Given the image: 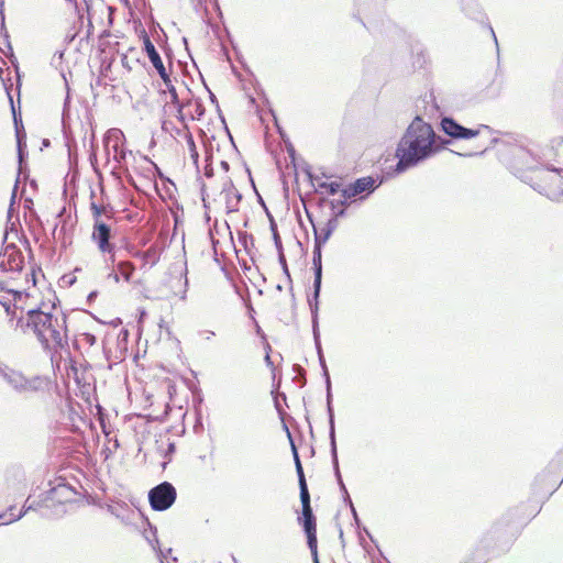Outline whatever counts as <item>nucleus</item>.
<instances>
[{"label": "nucleus", "mask_w": 563, "mask_h": 563, "mask_svg": "<svg viewBox=\"0 0 563 563\" xmlns=\"http://www.w3.org/2000/svg\"><path fill=\"white\" fill-rule=\"evenodd\" d=\"M450 143L437 134L431 124L416 117L400 139L397 148V163L394 174H402L434 156Z\"/></svg>", "instance_id": "1"}, {"label": "nucleus", "mask_w": 563, "mask_h": 563, "mask_svg": "<svg viewBox=\"0 0 563 563\" xmlns=\"http://www.w3.org/2000/svg\"><path fill=\"white\" fill-rule=\"evenodd\" d=\"M32 331L41 343L42 347L57 354L68 347L66 316H54L41 309H30V322Z\"/></svg>", "instance_id": "2"}, {"label": "nucleus", "mask_w": 563, "mask_h": 563, "mask_svg": "<svg viewBox=\"0 0 563 563\" xmlns=\"http://www.w3.org/2000/svg\"><path fill=\"white\" fill-rule=\"evenodd\" d=\"M499 144V155L503 162L514 172L523 173L533 170L536 174L538 161L530 148L518 140H501Z\"/></svg>", "instance_id": "3"}, {"label": "nucleus", "mask_w": 563, "mask_h": 563, "mask_svg": "<svg viewBox=\"0 0 563 563\" xmlns=\"http://www.w3.org/2000/svg\"><path fill=\"white\" fill-rule=\"evenodd\" d=\"M520 177L548 199L558 202L563 200V169L555 167L540 168L534 176Z\"/></svg>", "instance_id": "4"}, {"label": "nucleus", "mask_w": 563, "mask_h": 563, "mask_svg": "<svg viewBox=\"0 0 563 563\" xmlns=\"http://www.w3.org/2000/svg\"><path fill=\"white\" fill-rule=\"evenodd\" d=\"M383 180H378L372 176L361 177L350 183L341 190L343 199L328 200L323 198L322 202H329L331 209H335L336 206L347 207L349 200L355 197H360V200L367 198L373 194L380 185Z\"/></svg>", "instance_id": "5"}, {"label": "nucleus", "mask_w": 563, "mask_h": 563, "mask_svg": "<svg viewBox=\"0 0 563 563\" xmlns=\"http://www.w3.org/2000/svg\"><path fill=\"white\" fill-rule=\"evenodd\" d=\"M0 378L19 396L36 393L42 388V378L40 376L26 377L21 371L8 364H4L0 369Z\"/></svg>", "instance_id": "6"}, {"label": "nucleus", "mask_w": 563, "mask_h": 563, "mask_svg": "<svg viewBox=\"0 0 563 563\" xmlns=\"http://www.w3.org/2000/svg\"><path fill=\"white\" fill-rule=\"evenodd\" d=\"M0 378L19 396L36 393L42 388V378L40 376L26 377L21 371L8 364H4L0 369Z\"/></svg>", "instance_id": "7"}, {"label": "nucleus", "mask_w": 563, "mask_h": 563, "mask_svg": "<svg viewBox=\"0 0 563 563\" xmlns=\"http://www.w3.org/2000/svg\"><path fill=\"white\" fill-rule=\"evenodd\" d=\"M124 140V134L119 129L109 130L103 139L104 147L108 153L113 152V159L117 163V166L112 168L111 174L117 178L120 177L121 173H128V167L125 166V159L128 154H132L131 151H126L122 147Z\"/></svg>", "instance_id": "8"}, {"label": "nucleus", "mask_w": 563, "mask_h": 563, "mask_svg": "<svg viewBox=\"0 0 563 563\" xmlns=\"http://www.w3.org/2000/svg\"><path fill=\"white\" fill-rule=\"evenodd\" d=\"M177 498V490L169 482H162L148 492V503L153 510L165 511L169 509Z\"/></svg>", "instance_id": "9"}, {"label": "nucleus", "mask_w": 563, "mask_h": 563, "mask_svg": "<svg viewBox=\"0 0 563 563\" xmlns=\"http://www.w3.org/2000/svg\"><path fill=\"white\" fill-rule=\"evenodd\" d=\"M24 266V257L14 243L4 246L0 254V268L5 272L21 273Z\"/></svg>", "instance_id": "10"}, {"label": "nucleus", "mask_w": 563, "mask_h": 563, "mask_svg": "<svg viewBox=\"0 0 563 563\" xmlns=\"http://www.w3.org/2000/svg\"><path fill=\"white\" fill-rule=\"evenodd\" d=\"M112 236V230L109 224L98 221L93 223L91 240L101 253H110L115 250L114 243L111 242Z\"/></svg>", "instance_id": "11"}, {"label": "nucleus", "mask_w": 563, "mask_h": 563, "mask_svg": "<svg viewBox=\"0 0 563 563\" xmlns=\"http://www.w3.org/2000/svg\"><path fill=\"white\" fill-rule=\"evenodd\" d=\"M440 125L448 136L455 140H470L479 134V130L465 128L451 117H443Z\"/></svg>", "instance_id": "12"}, {"label": "nucleus", "mask_w": 563, "mask_h": 563, "mask_svg": "<svg viewBox=\"0 0 563 563\" xmlns=\"http://www.w3.org/2000/svg\"><path fill=\"white\" fill-rule=\"evenodd\" d=\"M312 269H313V292L308 299H312V303L319 306V297L322 284V247L313 245L312 252Z\"/></svg>", "instance_id": "13"}, {"label": "nucleus", "mask_w": 563, "mask_h": 563, "mask_svg": "<svg viewBox=\"0 0 563 563\" xmlns=\"http://www.w3.org/2000/svg\"><path fill=\"white\" fill-rule=\"evenodd\" d=\"M299 496L302 507V516L298 518L303 530L317 529L316 517L311 508L310 493L308 487L299 488Z\"/></svg>", "instance_id": "14"}, {"label": "nucleus", "mask_w": 563, "mask_h": 563, "mask_svg": "<svg viewBox=\"0 0 563 563\" xmlns=\"http://www.w3.org/2000/svg\"><path fill=\"white\" fill-rule=\"evenodd\" d=\"M144 51L153 67L157 70L159 77L165 79V77H167V70L164 66L163 59L147 35L144 36Z\"/></svg>", "instance_id": "15"}, {"label": "nucleus", "mask_w": 563, "mask_h": 563, "mask_svg": "<svg viewBox=\"0 0 563 563\" xmlns=\"http://www.w3.org/2000/svg\"><path fill=\"white\" fill-rule=\"evenodd\" d=\"M47 503H49V501L47 499L46 492L41 494L37 499L31 500V497H29L25 500L22 509L19 511L18 516L14 517L13 519H10L9 521H18V520H20L29 511H38L40 516L42 517V510L47 508Z\"/></svg>", "instance_id": "16"}, {"label": "nucleus", "mask_w": 563, "mask_h": 563, "mask_svg": "<svg viewBox=\"0 0 563 563\" xmlns=\"http://www.w3.org/2000/svg\"><path fill=\"white\" fill-rule=\"evenodd\" d=\"M328 420H329L330 453H331L333 471H334L336 482H341L343 478H342V475L340 472L339 459H338V446H336V437H335V419L331 418Z\"/></svg>", "instance_id": "17"}, {"label": "nucleus", "mask_w": 563, "mask_h": 563, "mask_svg": "<svg viewBox=\"0 0 563 563\" xmlns=\"http://www.w3.org/2000/svg\"><path fill=\"white\" fill-rule=\"evenodd\" d=\"M47 499L62 503L66 506V503H69L74 499L75 490L68 484H58L52 489L46 492Z\"/></svg>", "instance_id": "18"}, {"label": "nucleus", "mask_w": 563, "mask_h": 563, "mask_svg": "<svg viewBox=\"0 0 563 563\" xmlns=\"http://www.w3.org/2000/svg\"><path fill=\"white\" fill-rule=\"evenodd\" d=\"M461 8L468 19L478 23H486V13L477 0H461Z\"/></svg>", "instance_id": "19"}, {"label": "nucleus", "mask_w": 563, "mask_h": 563, "mask_svg": "<svg viewBox=\"0 0 563 563\" xmlns=\"http://www.w3.org/2000/svg\"><path fill=\"white\" fill-rule=\"evenodd\" d=\"M320 366L322 368V375L324 377L325 383V402H327V413L328 419L334 418V409H333V395H332V383L329 374V369L325 363L324 355L318 357Z\"/></svg>", "instance_id": "20"}, {"label": "nucleus", "mask_w": 563, "mask_h": 563, "mask_svg": "<svg viewBox=\"0 0 563 563\" xmlns=\"http://www.w3.org/2000/svg\"><path fill=\"white\" fill-rule=\"evenodd\" d=\"M308 303L311 312L313 341L319 357L323 355L319 331V306H317V303H312V299H308Z\"/></svg>", "instance_id": "21"}, {"label": "nucleus", "mask_w": 563, "mask_h": 563, "mask_svg": "<svg viewBox=\"0 0 563 563\" xmlns=\"http://www.w3.org/2000/svg\"><path fill=\"white\" fill-rule=\"evenodd\" d=\"M284 428H285V430L287 432V437H288L289 442H290L291 453H292L294 462H295V466H296V473H297V476H298L299 488L308 487L307 481H306V477H305V473H303V468H302V464H301V461H300V457H299V454H298L297 446H296V444H295V442L292 440V437H291V433H290L288 427L286 424H284Z\"/></svg>", "instance_id": "22"}, {"label": "nucleus", "mask_w": 563, "mask_h": 563, "mask_svg": "<svg viewBox=\"0 0 563 563\" xmlns=\"http://www.w3.org/2000/svg\"><path fill=\"white\" fill-rule=\"evenodd\" d=\"M223 191L225 192L227 212H236L239 210V203L242 200V194L234 188L231 181L228 188H223Z\"/></svg>", "instance_id": "23"}, {"label": "nucleus", "mask_w": 563, "mask_h": 563, "mask_svg": "<svg viewBox=\"0 0 563 563\" xmlns=\"http://www.w3.org/2000/svg\"><path fill=\"white\" fill-rule=\"evenodd\" d=\"M67 512L66 506L62 503L49 500L47 508L42 510V518L57 519Z\"/></svg>", "instance_id": "24"}, {"label": "nucleus", "mask_w": 563, "mask_h": 563, "mask_svg": "<svg viewBox=\"0 0 563 563\" xmlns=\"http://www.w3.org/2000/svg\"><path fill=\"white\" fill-rule=\"evenodd\" d=\"M12 111H13V120H14V124H15V136H16V148H18V156H19V162L20 164L22 163V159H23V155H24V152H25V148H26V134L23 130V126L21 128V130L19 129L18 126V118H16V114H15V111H14V108L12 107Z\"/></svg>", "instance_id": "25"}, {"label": "nucleus", "mask_w": 563, "mask_h": 563, "mask_svg": "<svg viewBox=\"0 0 563 563\" xmlns=\"http://www.w3.org/2000/svg\"><path fill=\"white\" fill-rule=\"evenodd\" d=\"M162 80L165 84L166 89L170 95V102L176 106L177 112L180 113L181 110L185 108L186 103L180 102L178 92H177L175 86L173 85L172 79L168 74H167V77H165V79H162Z\"/></svg>", "instance_id": "26"}, {"label": "nucleus", "mask_w": 563, "mask_h": 563, "mask_svg": "<svg viewBox=\"0 0 563 563\" xmlns=\"http://www.w3.org/2000/svg\"><path fill=\"white\" fill-rule=\"evenodd\" d=\"M308 217H310L308 214ZM311 219V218H309ZM312 221V220H310ZM312 223V228H313V233H314V245H318V246H321L323 247V245L327 243V241L331 238L332 235V232L329 231L328 229H325V227H317L313 222Z\"/></svg>", "instance_id": "27"}, {"label": "nucleus", "mask_w": 563, "mask_h": 563, "mask_svg": "<svg viewBox=\"0 0 563 563\" xmlns=\"http://www.w3.org/2000/svg\"><path fill=\"white\" fill-rule=\"evenodd\" d=\"M346 208L347 207H343L340 210L331 209L332 216L323 224L325 227V229H328L329 231H331L333 233L339 227V219L344 218L346 216Z\"/></svg>", "instance_id": "28"}, {"label": "nucleus", "mask_w": 563, "mask_h": 563, "mask_svg": "<svg viewBox=\"0 0 563 563\" xmlns=\"http://www.w3.org/2000/svg\"><path fill=\"white\" fill-rule=\"evenodd\" d=\"M307 536V544L309 550L311 551L313 563H319L318 560V550H317V529L303 530Z\"/></svg>", "instance_id": "29"}, {"label": "nucleus", "mask_w": 563, "mask_h": 563, "mask_svg": "<svg viewBox=\"0 0 563 563\" xmlns=\"http://www.w3.org/2000/svg\"><path fill=\"white\" fill-rule=\"evenodd\" d=\"M117 268H118L120 276H122L124 278V280L128 283L131 280L132 275L135 271V266L133 265V263H131L129 261L118 262Z\"/></svg>", "instance_id": "30"}, {"label": "nucleus", "mask_w": 563, "mask_h": 563, "mask_svg": "<svg viewBox=\"0 0 563 563\" xmlns=\"http://www.w3.org/2000/svg\"><path fill=\"white\" fill-rule=\"evenodd\" d=\"M0 34H1L0 40L2 41L1 43L7 48L5 54H8L11 57V59L15 60V57H14V54H13V47H12V44L10 42V35H9V32H8L7 27H5V23H1Z\"/></svg>", "instance_id": "31"}, {"label": "nucleus", "mask_w": 563, "mask_h": 563, "mask_svg": "<svg viewBox=\"0 0 563 563\" xmlns=\"http://www.w3.org/2000/svg\"><path fill=\"white\" fill-rule=\"evenodd\" d=\"M159 260V255L157 249L155 246H151L145 252L142 253V261L145 264H150L154 266Z\"/></svg>", "instance_id": "32"}, {"label": "nucleus", "mask_w": 563, "mask_h": 563, "mask_svg": "<svg viewBox=\"0 0 563 563\" xmlns=\"http://www.w3.org/2000/svg\"><path fill=\"white\" fill-rule=\"evenodd\" d=\"M318 187L320 189H324L329 195L334 196L338 192H341L343 188H341V184L339 181H319Z\"/></svg>", "instance_id": "33"}, {"label": "nucleus", "mask_w": 563, "mask_h": 563, "mask_svg": "<svg viewBox=\"0 0 563 563\" xmlns=\"http://www.w3.org/2000/svg\"><path fill=\"white\" fill-rule=\"evenodd\" d=\"M186 142H187V145H188L190 157H191L194 164L196 166H198L199 154H198V151H197V146H196L195 140H194V137H192V135L190 133L186 136Z\"/></svg>", "instance_id": "34"}, {"label": "nucleus", "mask_w": 563, "mask_h": 563, "mask_svg": "<svg viewBox=\"0 0 563 563\" xmlns=\"http://www.w3.org/2000/svg\"><path fill=\"white\" fill-rule=\"evenodd\" d=\"M146 540L152 545L153 550H156L159 545V541L157 538V530L155 527L150 525V531L145 534Z\"/></svg>", "instance_id": "35"}, {"label": "nucleus", "mask_w": 563, "mask_h": 563, "mask_svg": "<svg viewBox=\"0 0 563 563\" xmlns=\"http://www.w3.org/2000/svg\"><path fill=\"white\" fill-rule=\"evenodd\" d=\"M90 210L92 213L93 223H97V221L104 222L101 220V216L104 213V209L102 207L98 206L96 202H91Z\"/></svg>", "instance_id": "36"}, {"label": "nucleus", "mask_w": 563, "mask_h": 563, "mask_svg": "<svg viewBox=\"0 0 563 563\" xmlns=\"http://www.w3.org/2000/svg\"><path fill=\"white\" fill-rule=\"evenodd\" d=\"M30 322V310L26 312V317H20L16 320V327L21 328L23 332H25L27 329L32 330V325H27Z\"/></svg>", "instance_id": "37"}, {"label": "nucleus", "mask_w": 563, "mask_h": 563, "mask_svg": "<svg viewBox=\"0 0 563 563\" xmlns=\"http://www.w3.org/2000/svg\"><path fill=\"white\" fill-rule=\"evenodd\" d=\"M278 262H279V264H280V266L283 268L284 274L286 275L288 280H290V273H289V269H288V266H287V262H286V257H285L284 252H280V254H278Z\"/></svg>", "instance_id": "38"}, {"label": "nucleus", "mask_w": 563, "mask_h": 563, "mask_svg": "<svg viewBox=\"0 0 563 563\" xmlns=\"http://www.w3.org/2000/svg\"><path fill=\"white\" fill-rule=\"evenodd\" d=\"M14 510H15V506H10L9 509H8V512H9V518L8 517V514H1L0 515V519H3L5 520L4 523L8 525V523H11L12 521H9L10 519H13L14 517H16L18 515L14 514Z\"/></svg>", "instance_id": "39"}, {"label": "nucleus", "mask_w": 563, "mask_h": 563, "mask_svg": "<svg viewBox=\"0 0 563 563\" xmlns=\"http://www.w3.org/2000/svg\"><path fill=\"white\" fill-rule=\"evenodd\" d=\"M277 254H280V252H284L283 243L279 233H275L272 235Z\"/></svg>", "instance_id": "40"}, {"label": "nucleus", "mask_w": 563, "mask_h": 563, "mask_svg": "<svg viewBox=\"0 0 563 563\" xmlns=\"http://www.w3.org/2000/svg\"><path fill=\"white\" fill-rule=\"evenodd\" d=\"M157 552V555L161 560V563H163V559H167V555L172 554V549L168 548L166 550L159 549V547L155 550Z\"/></svg>", "instance_id": "41"}, {"label": "nucleus", "mask_w": 563, "mask_h": 563, "mask_svg": "<svg viewBox=\"0 0 563 563\" xmlns=\"http://www.w3.org/2000/svg\"><path fill=\"white\" fill-rule=\"evenodd\" d=\"M199 335L202 336L203 340L210 341L211 338L216 335V333L211 330H202L199 332Z\"/></svg>", "instance_id": "42"}, {"label": "nucleus", "mask_w": 563, "mask_h": 563, "mask_svg": "<svg viewBox=\"0 0 563 563\" xmlns=\"http://www.w3.org/2000/svg\"><path fill=\"white\" fill-rule=\"evenodd\" d=\"M351 512H352V516H353V519H354L355 525H356L357 527H360V525H361V520H360V518H358L357 511H356V509H355V507H354V506H352V507H351Z\"/></svg>", "instance_id": "43"}, {"label": "nucleus", "mask_w": 563, "mask_h": 563, "mask_svg": "<svg viewBox=\"0 0 563 563\" xmlns=\"http://www.w3.org/2000/svg\"><path fill=\"white\" fill-rule=\"evenodd\" d=\"M287 153H288L289 157L291 158V161H295L296 151H295L292 144H290V143L287 145Z\"/></svg>", "instance_id": "44"}, {"label": "nucleus", "mask_w": 563, "mask_h": 563, "mask_svg": "<svg viewBox=\"0 0 563 563\" xmlns=\"http://www.w3.org/2000/svg\"><path fill=\"white\" fill-rule=\"evenodd\" d=\"M269 230L272 232V235L275 234V233H279L278 232V228H277V223L275 221V219H271V222H269Z\"/></svg>", "instance_id": "45"}, {"label": "nucleus", "mask_w": 563, "mask_h": 563, "mask_svg": "<svg viewBox=\"0 0 563 563\" xmlns=\"http://www.w3.org/2000/svg\"><path fill=\"white\" fill-rule=\"evenodd\" d=\"M108 278H111L114 283H119L120 282V274L119 272H114V271H111L108 275Z\"/></svg>", "instance_id": "46"}, {"label": "nucleus", "mask_w": 563, "mask_h": 563, "mask_svg": "<svg viewBox=\"0 0 563 563\" xmlns=\"http://www.w3.org/2000/svg\"><path fill=\"white\" fill-rule=\"evenodd\" d=\"M18 183H19V180L15 181V185H14V188H13V191L11 195V200H10L11 207L14 206V203H15Z\"/></svg>", "instance_id": "47"}, {"label": "nucleus", "mask_w": 563, "mask_h": 563, "mask_svg": "<svg viewBox=\"0 0 563 563\" xmlns=\"http://www.w3.org/2000/svg\"><path fill=\"white\" fill-rule=\"evenodd\" d=\"M108 254H109V258L106 262H107L108 265H109V263L111 265H113L115 263V250L110 252V253H108Z\"/></svg>", "instance_id": "48"}, {"label": "nucleus", "mask_w": 563, "mask_h": 563, "mask_svg": "<svg viewBox=\"0 0 563 563\" xmlns=\"http://www.w3.org/2000/svg\"><path fill=\"white\" fill-rule=\"evenodd\" d=\"M0 290H1V291H2V290H5V291H8V292H10V294H13L14 296H19V295H20V291H18V290H14V289H7V288L4 287V285H3V283H1V282H0Z\"/></svg>", "instance_id": "49"}, {"label": "nucleus", "mask_w": 563, "mask_h": 563, "mask_svg": "<svg viewBox=\"0 0 563 563\" xmlns=\"http://www.w3.org/2000/svg\"><path fill=\"white\" fill-rule=\"evenodd\" d=\"M343 499H344V503H345L346 505H349V506H350V508H351L352 506H354V505H353V501H352V499H351V497H350V495H349V492H346V494H343Z\"/></svg>", "instance_id": "50"}, {"label": "nucleus", "mask_w": 563, "mask_h": 563, "mask_svg": "<svg viewBox=\"0 0 563 563\" xmlns=\"http://www.w3.org/2000/svg\"><path fill=\"white\" fill-rule=\"evenodd\" d=\"M84 3H85V8H86V11L88 13V15L90 14V9H91V5H92V0H82Z\"/></svg>", "instance_id": "51"}, {"label": "nucleus", "mask_w": 563, "mask_h": 563, "mask_svg": "<svg viewBox=\"0 0 563 563\" xmlns=\"http://www.w3.org/2000/svg\"><path fill=\"white\" fill-rule=\"evenodd\" d=\"M3 4H4V1H3V0H0V18H1V23H4V11H3Z\"/></svg>", "instance_id": "52"}, {"label": "nucleus", "mask_w": 563, "mask_h": 563, "mask_svg": "<svg viewBox=\"0 0 563 563\" xmlns=\"http://www.w3.org/2000/svg\"><path fill=\"white\" fill-rule=\"evenodd\" d=\"M338 484H339V487H340V490H341L342 495L346 494L347 489H346V486H345L343 479L341 482H338Z\"/></svg>", "instance_id": "53"}, {"label": "nucleus", "mask_w": 563, "mask_h": 563, "mask_svg": "<svg viewBox=\"0 0 563 563\" xmlns=\"http://www.w3.org/2000/svg\"><path fill=\"white\" fill-rule=\"evenodd\" d=\"M205 175H206V177H209V178L212 177L213 176L212 167H206L205 168Z\"/></svg>", "instance_id": "54"}, {"label": "nucleus", "mask_w": 563, "mask_h": 563, "mask_svg": "<svg viewBox=\"0 0 563 563\" xmlns=\"http://www.w3.org/2000/svg\"><path fill=\"white\" fill-rule=\"evenodd\" d=\"M306 174L311 183L318 179L314 175H312V173L309 169L306 170Z\"/></svg>", "instance_id": "55"}, {"label": "nucleus", "mask_w": 563, "mask_h": 563, "mask_svg": "<svg viewBox=\"0 0 563 563\" xmlns=\"http://www.w3.org/2000/svg\"><path fill=\"white\" fill-rule=\"evenodd\" d=\"M66 1L71 3L75 7V9L77 10L79 18H82V15L79 12L78 4H77L76 0H66Z\"/></svg>", "instance_id": "56"}, {"label": "nucleus", "mask_w": 563, "mask_h": 563, "mask_svg": "<svg viewBox=\"0 0 563 563\" xmlns=\"http://www.w3.org/2000/svg\"><path fill=\"white\" fill-rule=\"evenodd\" d=\"M0 305H2L4 307V310L7 313H10V309H11L10 303L0 300Z\"/></svg>", "instance_id": "57"}, {"label": "nucleus", "mask_w": 563, "mask_h": 563, "mask_svg": "<svg viewBox=\"0 0 563 563\" xmlns=\"http://www.w3.org/2000/svg\"><path fill=\"white\" fill-rule=\"evenodd\" d=\"M13 210H14L13 206L11 207V205H10L9 209H8V221L9 222L11 221Z\"/></svg>", "instance_id": "58"}, {"label": "nucleus", "mask_w": 563, "mask_h": 563, "mask_svg": "<svg viewBox=\"0 0 563 563\" xmlns=\"http://www.w3.org/2000/svg\"><path fill=\"white\" fill-rule=\"evenodd\" d=\"M265 363L267 364V366H273V362L268 353H266L265 355Z\"/></svg>", "instance_id": "59"}, {"label": "nucleus", "mask_w": 563, "mask_h": 563, "mask_svg": "<svg viewBox=\"0 0 563 563\" xmlns=\"http://www.w3.org/2000/svg\"><path fill=\"white\" fill-rule=\"evenodd\" d=\"M221 167H222V169H224V170H229L230 165H229V163H228L227 161H222V162H221Z\"/></svg>", "instance_id": "60"}, {"label": "nucleus", "mask_w": 563, "mask_h": 563, "mask_svg": "<svg viewBox=\"0 0 563 563\" xmlns=\"http://www.w3.org/2000/svg\"><path fill=\"white\" fill-rule=\"evenodd\" d=\"M142 253H143L142 251H135V252H133V253H132V255H133L134 257H140V258H142Z\"/></svg>", "instance_id": "61"}, {"label": "nucleus", "mask_w": 563, "mask_h": 563, "mask_svg": "<svg viewBox=\"0 0 563 563\" xmlns=\"http://www.w3.org/2000/svg\"><path fill=\"white\" fill-rule=\"evenodd\" d=\"M266 216L268 218V221L271 222V219H274L273 214L269 212L267 208H265Z\"/></svg>", "instance_id": "62"}, {"label": "nucleus", "mask_w": 563, "mask_h": 563, "mask_svg": "<svg viewBox=\"0 0 563 563\" xmlns=\"http://www.w3.org/2000/svg\"><path fill=\"white\" fill-rule=\"evenodd\" d=\"M168 452H170V453L175 452V444L174 443H169L168 444Z\"/></svg>", "instance_id": "63"}, {"label": "nucleus", "mask_w": 563, "mask_h": 563, "mask_svg": "<svg viewBox=\"0 0 563 563\" xmlns=\"http://www.w3.org/2000/svg\"><path fill=\"white\" fill-rule=\"evenodd\" d=\"M177 558L176 556H170V560H168V563H177Z\"/></svg>", "instance_id": "64"}]
</instances>
